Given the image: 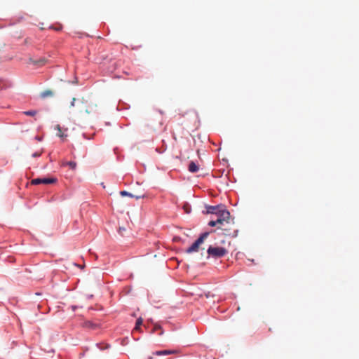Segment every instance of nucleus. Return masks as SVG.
I'll return each mask as SVG.
<instances>
[{
  "instance_id": "1",
  "label": "nucleus",
  "mask_w": 359,
  "mask_h": 359,
  "mask_svg": "<svg viewBox=\"0 0 359 359\" xmlns=\"http://www.w3.org/2000/svg\"><path fill=\"white\" fill-rule=\"evenodd\" d=\"M207 253L208 257H212L215 259H218L224 257L228 253V251L223 247H213L210 245L207 250Z\"/></svg>"
},
{
  "instance_id": "2",
  "label": "nucleus",
  "mask_w": 359,
  "mask_h": 359,
  "mask_svg": "<svg viewBox=\"0 0 359 359\" xmlns=\"http://www.w3.org/2000/svg\"><path fill=\"white\" fill-rule=\"evenodd\" d=\"M219 224L223 225L224 222L229 223L230 219V212L225 207L222 209L217 215L213 217Z\"/></svg>"
},
{
  "instance_id": "3",
  "label": "nucleus",
  "mask_w": 359,
  "mask_h": 359,
  "mask_svg": "<svg viewBox=\"0 0 359 359\" xmlns=\"http://www.w3.org/2000/svg\"><path fill=\"white\" fill-rule=\"evenodd\" d=\"M57 182V179L55 177H43V178H35L32 180V184L38 185L41 184H53Z\"/></svg>"
},
{
  "instance_id": "4",
  "label": "nucleus",
  "mask_w": 359,
  "mask_h": 359,
  "mask_svg": "<svg viewBox=\"0 0 359 359\" xmlns=\"http://www.w3.org/2000/svg\"><path fill=\"white\" fill-rule=\"evenodd\" d=\"M224 208L223 205H205L206 214H210L212 217H213L218 212H219L222 209Z\"/></svg>"
},
{
  "instance_id": "5",
  "label": "nucleus",
  "mask_w": 359,
  "mask_h": 359,
  "mask_svg": "<svg viewBox=\"0 0 359 359\" xmlns=\"http://www.w3.org/2000/svg\"><path fill=\"white\" fill-rule=\"evenodd\" d=\"M177 353V351L175 350H160V351H156L153 352V355H157V356H163V355H168L170 354H173Z\"/></svg>"
},
{
  "instance_id": "6",
  "label": "nucleus",
  "mask_w": 359,
  "mask_h": 359,
  "mask_svg": "<svg viewBox=\"0 0 359 359\" xmlns=\"http://www.w3.org/2000/svg\"><path fill=\"white\" fill-rule=\"evenodd\" d=\"M55 129L57 130V135L60 138H64L67 136V135L65 133V132L67 130V128H63L59 124H57L55 126Z\"/></svg>"
},
{
  "instance_id": "7",
  "label": "nucleus",
  "mask_w": 359,
  "mask_h": 359,
  "mask_svg": "<svg viewBox=\"0 0 359 359\" xmlns=\"http://www.w3.org/2000/svg\"><path fill=\"white\" fill-rule=\"evenodd\" d=\"M199 246L195 241L192 243V245L186 249V253L190 254L194 252H197L199 249Z\"/></svg>"
},
{
  "instance_id": "8",
  "label": "nucleus",
  "mask_w": 359,
  "mask_h": 359,
  "mask_svg": "<svg viewBox=\"0 0 359 359\" xmlns=\"http://www.w3.org/2000/svg\"><path fill=\"white\" fill-rule=\"evenodd\" d=\"M198 170H199V168H198V165H196V163L194 161H191L189 163L188 170L190 172L195 173V172H198Z\"/></svg>"
},
{
  "instance_id": "9",
  "label": "nucleus",
  "mask_w": 359,
  "mask_h": 359,
  "mask_svg": "<svg viewBox=\"0 0 359 359\" xmlns=\"http://www.w3.org/2000/svg\"><path fill=\"white\" fill-rule=\"evenodd\" d=\"M209 232H203L202 233L199 237L195 241V242L200 245L204 242V240L208 236Z\"/></svg>"
},
{
  "instance_id": "10",
  "label": "nucleus",
  "mask_w": 359,
  "mask_h": 359,
  "mask_svg": "<svg viewBox=\"0 0 359 359\" xmlns=\"http://www.w3.org/2000/svg\"><path fill=\"white\" fill-rule=\"evenodd\" d=\"M31 62L37 66H41L43 65L46 63V59L44 57H41L39 60H33L30 59Z\"/></svg>"
},
{
  "instance_id": "11",
  "label": "nucleus",
  "mask_w": 359,
  "mask_h": 359,
  "mask_svg": "<svg viewBox=\"0 0 359 359\" xmlns=\"http://www.w3.org/2000/svg\"><path fill=\"white\" fill-rule=\"evenodd\" d=\"M63 166L67 165L69 166L72 170H75L76 168V163L75 161H66L62 163Z\"/></svg>"
},
{
  "instance_id": "12",
  "label": "nucleus",
  "mask_w": 359,
  "mask_h": 359,
  "mask_svg": "<svg viewBox=\"0 0 359 359\" xmlns=\"http://www.w3.org/2000/svg\"><path fill=\"white\" fill-rule=\"evenodd\" d=\"M120 195L121 196H129L130 198L135 197V196L133 194H132L131 193H130V192H128L127 191H120ZM135 198L137 199H139V198H141V196H135Z\"/></svg>"
},
{
  "instance_id": "13",
  "label": "nucleus",
  "mask_w": 359,
  "mask_h": 359,
  "mask_svg": "<svg viewBox=\"0 0 359 359\" xmlns=\"http://www.w3.org/2000/svg\"><path fill=\"white\" fill-rule=\"evenodd\" d=\"M182 208L187 214H189L191 212V206L187 202L183 204Z\"/></svg>"
},
{
  "instance_id": "14",
  "label": "nucleus",
  "mask_w": 359,
  "mask_h": 359,
  "mask_svg": "<svg viewBox=\"0 0 359 359\" xmlns=\"http://www.w3.org/2000/svg\"><path fill=\"white\" fill-rule=\"evenodd\" d=\"M53 95V93L50 90H45V91H43V92H42L41 93V97L42 98H46V97H51Z\"/></svg>"
},
{
  "instance_id": "15",
  "label": "nucleus",
  "mask_w": 359,
  "mask_h": 359,
  "mask_svg": "<svg viewBox=\"0 0 359 359\" xmlns=\"http://www.w3.org/2000/svg\"><path fill=\"white\" fill-rule=\"evenodd\" d=\"M142 323H143L142 318H137L136 320V323H135V330H139L140 329V327L142 326Z\"/></svg>"
},
{
  "instance_id": "16",
  "label": "nucleus",
  "mask_w": 359,
  "mask_h": 359,
  "mask_svg": "<svg viewBox=\"0 0 359 359\" xmlns=\"http://www.w3.org/2000/svg\"><path fill=\"white\" fill-rule=\"evenodd\" d=\"M83 327H88V328H94L95 327V325L90 320H86L83 323Z\"/></svg>"
},
{
  "instance_id": "17",
  "label": "nucleus",
  "mask_w": 359,
  "mask_h": 359,
  "mask_svg": "<svg viewBox=\"0 0 359 359\" xmlns=\"http://www.w3.org/2000/svg\"><path fill=\"white\" fill-rule=\"evenodd\" d=\"M158 330H161V332L158 333V335H162L163 334V331L161 330V327L159 325L156 324L152 330V332H156Z\"/></svg>"
},
{
  "instance_id": "18",
  "label": "nucleus",
  "mask_w": 359,
  "mask_h": 359,
  "mask_svg": "<svg viewBox=\"0 0 359 359\" xmlns=\"http://www.w3.org/2000/svg\"><path fill=\"white\" fill-rule=\"evenodd\" d=\"M217 224H219L214 217H212V219L208 222V225L212 227L216 226Z\"/></svg>"
},
{
  "instance_id": "19",
  "label": "nucleus",
  "mask_w": 359,
  "mask_h": 359,
  "mask_svg": "<svg viewBox=\"0 0 359 359\" xmlns=\"http://www.w3.org/2000/svg\"><path fill=\"white\" fill-rule=\"evenodd\" d=\"M24 114L27 116H33L36 114V111L35 110H29L24 111Z\"/></svg>"
},
{
  "instance_id": "20",
  "label": "nucleus",
  "mask_w": 359,
  "mask_h": 359,
  "mask_svg": "<svg viewBox=\"0 0 359 359\" xmlns=\"http://www.w3.org/2000/svg\"><path fill=\"white\" fill-rule=\"evenodd\" d=\"M96 346L100 349V350H104L109 347V344H107L104 347H103L101 344H96Z\"/></svg>"
},
{
  "instance_id": "21",
  "label": "nucleus",
  "mask_w": 359,
  "mask_h": 359,
  "mask_svg": "<svg viewBox=\"0 0 359 359\" xmlns=\"http://www.w3.org/2000/svg\"><path fill=\"white\" fill-rule=\"evenodd\" d=\"M83 306H76V305H72L71 306V309L72 310V311H75L78 308H82Z\"/></svg>"
},
{
  "instance_id": "22",
  "label": "nucleus",
  "mask_w": 359,
  "mask_h": 359,
  "mask_svg": "<svg viewBox=\"0 0 359 359\" xmlns=\"http://www.w3.org/2000/svg\"><path fill=\"white\" fill-rule=\"evenodd\" d=\"M40 156H41V154L39 152H34L32 154V157H34V158H37V157H39Z\"/></svg>"
},
{
  "instance_id": "23",
  "label": "nucleus",
  "mask_w": 359,
  "mask_h": 359,
  "mask_svg": "<svg viewBox=\"0 0 359 359\" xmlns=\"http://www.w3.org/2000/svg\"><path fill=\"white\" fill-rule=\"evenodd\" d=\"M75 102H76V98H73L72 102H71V107H74L75 106Z\"/></svg>"
},
{
  "instance_id": "24",
  "label": "nucleus",
  "mask_w": 359,
  "mask_h": 359,
  "mask_svg": "<svg viewBox=\"0 0 359 359\" xmlns=\"http://www.w3.org/2000/svg\"><path fill=\"white\" fill-rule=\"evenodd\" d=\"M35 139H36V140H37L38 141H41L42 137H39V136H36V137H35Z\"/></svg>"
},
{
  "instance_id": "25",
  "label": "nucleus",
  "mask_w": 359,
  "mask_h": 359,
  "mask_svg": "<svg viewBox=\"0 0 359 359\" xmlns=\"http://www.w3.org/2000/svg\"><path fill=\"white\" fill-rule=\"evenodd\" d=\"M102 186L103 188H105V186L104 185L103 183H102Z\"/></svg>"
},
{
  "instance_id": "26",
  "label": "nucleus",
  "mask_w": 359,
  "mask_h": 359,
  "mask_svg": "<svg viewBox=\"0 0 359 359\" xmlns=\"http://www.w3.org/2000/svg\"><path fill=\"white\" fill-rule=\"evenodd\" d=\"M102 186L103 188H105V186L104 185L103 183H102Z\"/></svg>"
},
{
  "instance_id": "27",
  "label": "nucleus",
  "mask_w": 359,
  "mask_h": 359,
  "mask_svg": "<svg viewBox=\"0 0 359 359\" xmlns=\"http://www.w3.org/2000/svg\"><path fill=\"white\" fill-rule=\"evenodd\" d=\"M102 186L103 188H105V186L104 185L103 183H102Z\"/></svg>"
}]
</instances>
